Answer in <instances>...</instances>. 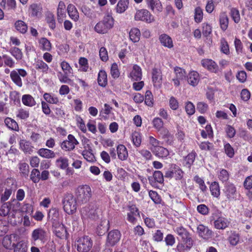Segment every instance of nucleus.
<instances>
[{
	"label": "nucleus",
	"mask_w": 252,
	"mask_h": 252,
	"mask_svg": "<svg viewBox=\"0 0 252 252\" xmlns=\"http://www.w3.org/2000/svg\"><path fill=\"white\" fill-rule=\"evenodd\" d=\"M77 249L80 252H88L92 248L93 241L89 236L80 237L76 242Z\"/></svg>",
	"instance_id": "7"
},
{
	"label": "nucleus",
	"mask_w": 252,
	"mask_h": 252,
	"mask_svg": "<svg viewBox=\"0 0 252 252\" xmlns=\"http://www.w3.org/2000/svg\"><path fill=\"white\" fill-rule=\"evenodd\" d=\"M153 153L155 156L159 158H166L169 154L168 150L161 146L154 151Z\"/></svg>",
	"instance_id": "38"
},
{
	"label": "nucleus",
	"mask_w": 252,
	"mask_h": 252,
	"mask_svg": "<svg viewBox=\"0 0 252 252\" xmlns=\"http://www.w3.org/2000/svg\"><path fill=\"white\" fill-rule=\"evenodd\" d=\"M114 24V19L112 15L107 13L104 15L102 20L96 24L94 27L95 32L99 34H105L113 28Z\"/></svg>",
	"instance_id": "2"
},
{
	"label": "nucleus",
	"mask_w": 252,
	"mask_h": 252,
	"mask_svg": "<svg viewBox=\"0 0 252 252\" xmlns=\"http://www.w3.org/2000/svg\"><path fill=\"white\" fill-rule=\"evenodd\" d=\"M203 18V9L199 6L195 7L194 11V21L197 23H199L202 22Z\"/></svg>",
	"instance_id": "41"
},
{
	"label": "nucleus",
	"mask_w": 252,
	"mask_h": 252,
	"mask_svg": "<svg viewBox=\"0 0 252 252\" xmlns=\"http://www.w3.org/2000/svg\"><path fill=\"white\" fill-rule=\"evenodd\" d=\"M141 36L140 30L137 28H132L129 32V37L130 40L136 43L139 41Z\"/></svg>",
	"instance_id": "29"
},
{
	"label": "nucleus",
	"mask_w": 252,
	"mask_h": 252,
	"mask_svg": "<svg viewBox=\"0 0 252 252\" xmlns=\"http://www.w3.org/2000/svg\"><path fill=\"white\" fill-rule=\"evenodd\" d=\"M56 164L58 167L64 169L68 166V159L65 157H61L56 160Z\"/></svg>",
	"instance_id": "44"
},
{
	"label": "nucleus",
	"mask_w": 252,
	"mask_h": 252,
	"mask_svg": "<svg viewBox=\"0 0 252 252\" xmlns=\"http://www.w3.org/2000/svg\"><path fill=\"white\" fill-rule=\"evenodd\" d=\"M149 142L150 144V149L152 152L156 150L159 146H160V142L154 138V137L150 136L149 137Z\"/></svg>",
	"instance_id": "52"
},
{
	"label": "nucleus",
	"mask_w": 252,
	"mask_h": 252,
	"mask_svg": "<svg viewBox=\"0 0 252 252\" xmlns=\"http://www.w3.org/2000/svg\"><path fill=\"white\" fill-rule=\"evenodd\" d=\"M45 100L50 104H56L59 102L58 97L54 94L51 93H45L43 94Z\"/></svg>",
	"instance_id": "37"
},
{
	"label": "nucleus",
	"mask_w": 252,
	"mask_h": 252,
	"mask_svg": "<svg viewBox=\"0 0 252 252\" xmlns=\"http://www.w3.org/2000/svg\"><path fill=\"white\" fill-rule=\"evenodd\" d=\"M153 127L158 131H159L163 128V122L161 119L156 117L152 121Z\"/></svg>",
	"instance_id": "49"
},
{
	"label": "nucleus",
	"mask_w": 252,
	"mask_h": 252,
	"mask_svg": "<svg viewBox=\"0 0 252 252\" xmlns=\"http://www.w3.org/2000/svg\"><path fill=\"white\" fill-rule=\"evenodd\" d=\"M224 193L227 198L234 199L236 197V188L232 184H228L225 187Z\"/></svg>",
	"instance_id": "19"
},
{
	"label": "nucleus",
	"mask_w": 252,
	"mask_h": 252,
	"mask_svg": "<svg viewBox=\"0 0 252 252\" xmlns=\"http://www.w3.org/2000/svg\"><path fill=\"white\" fill-rule=\"evenodd\" d=\"M9 52L17 61L21 60L23 58V53L21 50L17 47L11 48Z\"/></svg>",
	"instance_id": "50"
},
{
	"label": "nucleus",
	"mask_w": 252,
	"mask_h": 252,
	"mask_svg": "<svg viewBox=\"0 0 252 252\" xmlns=\"http://www.w3.org/2000/svg\"><path fill=\"white\" fill-rule=\"evenodd\" d=\"M75 119L77 126L82 132L86 133L87 132L86 126L82 118L80 116L77 115Z\"/></svg>",
	"instance_id": "54"
},
{
	"label": "nucleus",
	"mask_w": 252,
	"mask_h": 252,
	"mask_svg": "<svg viewBox=\"0 0 252 252\" xmlns=\"http://www.w3.org/2000/svg\"><path fill=\"white\" fill-rule=\"evenodd\" d=\"M98 85L102 87H105L107 84V76L106 72L104 70L99 71L97 77Z\"/></svg>",
	"instance_id": "31"
},
{
	"label": "nucleus",
	"mask_w": 252,
	"mask_h": 252,
	"mask_svg": "<svg viewBox=\"0 0 252 252\" xmlns=\"http://www.w3.org/2000/svg\"><path fill=\"white\" fill-rule=\"evenodd\" d=\"M219 22L220 29L225 31L228 25L229 20L225 12H221L219 15Z\"/></svg>",
	"instance_id": "28"
},
{
	"label": "nucleus",
	"mask_w": 252,
	"mask_h": 252,
	"mask_svg": "<svg viewBox=\"0 0 252 252\" xmlns=\"http://www.w3.org/2000/svg\"><path fill=\"white\" fill-rule=\"evenodd\" d=\"M76 199L72 194L67 193L64 196L63 204V210L68 215H73L77 210Z\"/></svg>",
	"instance_id": "4"
},
{
	"label": "nucleus",
	"mask_w": 252,
	"mask_h": 252,
	"mask_svg": "<svg viewBox=\"0 0 252 252\" xmlns=\"http://www.w3.org/2000/svg\"><path fill=\"white\" fill-rule=\"evenodd\" d=\"M82 155L88 162H93L95 161V158L92 153V149H91V150H84L82 152Z\"/></svg>",
	"instance_id": "42"
},
{
	"label": "nucleus",
	"mask_w": 252,
	"mask_h": 252,
	"mask_svg": "<svg viewBox=\"0 0 252 252\" xmlns=\"http://www.w3.org/2000/svg\"><path fill=\"white\" fill-rule=\"evenodd\" d=\"M59 217V212L56 208H51L48 212V218L54 221L58 220Z\"/></svg>",
	"instance_id": "47"
},
{
	"label": "nucleus",
	"mask_w": 252,
	"mask_h": 252,
	"mask_svg": "<svg viewBox=\"0 0 252 252\" xmlns=\"http://www.w3.org/2000/svg\"><path fill=\"white\" fill-rule=\"evenodd\" d=\"M35 68L44 73H47L49 70L48 65L41 60H37L34 64Z\"/></svg>",
	"instance_id": "33"
},
{
	"label": "nucleus",
	"mask_w": 252,
	"mask_h": 252,
	"mask_svg": "<svg viewBox=\"0 0 252 252\" xmlns=\"http://www.w3.org/2000/svg\"><path fill=\"white\" fill-rule=\"evenodd\" d=\"M41 7L39 4L33 3L30 7V10L32 16H37L41 10Z\"/></svg>",
	"instance_id": "56"
},
{
	"label": "nucleus",
	"mask_w": 252,
	"mask_h": 252,
	"mask_svg": "<svg viewBox=\"0 0 252 252\" xmlns=\"http://www.w3.org/2000/svg\"><path fill=\"white\" fill-rule=\"evenodd\" d=\"M27 75V71L24 69H16L10 72V76L12 81L18 87L22 86L23 83L20 76L25 77Z\"/></svg>",
	"instance_id": "9"
},
{
	"label": "nucleus",
	"mask_w": 252,
	"mask_h": 252,
	"mask_svg": "<svg viewBox=\"0 0 252 252\" xmlns=\"http://www.w3.org/2000/svg\"><path fill=\"white\" fill-rule=\"evenodd\" d=\"M195 157L196 153L194 152H192L188 154L185 159L186 165H187L189 167H190L191 165L193 163Z\"/></svg>",
	"instance_id": "62"
},
{
	"label": "nucleus",
	"mask_w": 252,
	"mask_h": 252,
	"mask_svg": "<svg viewBox=\"0 0 252 252\" xmlns=\"http://www.w3.org/2000/svg\"><path fill=\"white\" fill-rule=\"evenodd\" d=\"M67 11L70 18L74 22L79 20V15L76 7L72 4H69L67 7Z\"/></svg>",
	"instance_id": "21"
},
{
	"label": "nucleus",
	"mask_w": 252,
	"mask_h": 252,
	"mask_svg": "<svg viewBox=\"0 0 252 252\" xmlns=\"http://www.w3.org/2000/svg\"><path fill=\"white\" fill-rule=\"evenodd\" d=\"M197 232L199 237L205 240H208L212 237V231L203 224L198 225Z\"/></svg>",
	"instance_id": "13"
},
{
	"label": "nucleus",
	"mask_w": 252,
	"mask_h": 252,
	"mask_svg": "<svg viewBox=\"0 0 252 252\" xmlns=\"http://www.w3.org/2000/svg\"><path fill=\"white\" fill-rule=\"evenodd\" d=\"M20 148L25 153L32 154L33 151V146L31 143L26 140H21L19 142Z\"/></svg>",
	"instance_id": "24"
},
{
	"label": "nucleus",
	"mask_w": 252,
	"mask_h": 252,
	"mask_svg": "<svg viewBox=\"0 0 252 252\" xmlns=\"http://www.w3.org/2000/svg\"><path fill=\"white\" fill-rule=\"evenodd\" d=\"M201 65L206 69L213 73H217L219 67L217 63L210 59H203L201 61Z\"/></svg>",
	"instance_id": "11"
},
{
	"label": "nucleus",
	"mask_w": 252,
	"mask_h": 252,
	"mask_svg": "<svg viewBox=\"0 0 252 252\" xmlns=\"http://www.w3.org/2000/svg\"><path fill=\"white\" fill-rule=\"evenodd\" d=\"M54 234L60 239H66L67 237V232L65 226L63 224H55L53 225Z\"/></svg>",
	"instance_id": "14"
},
{
	"label": "nucleus",
	"mask_w": 252,
	"mask_h": 252,
	"mask_svg": "<svg viewBox=\"0 0 252 252\" xmlns=\"http://www.w3.org/2000/svg\"><path fill=\"white\" fill-rule=\"evenodd\" d=\"M145 103L149 106H152L154 103L153 96L151 91H147L145 93Z\"/></svg>",
	"instance_id": "57"
},
{
	"label": "nucleus",
	"mask_w": 252,
	"mask_h": 252,
	"mask_svg": "<svg viewBox=\"0 0 252 252\" xmlns=\"http://www.w3.org/2000/svg\"><path fill=\"white\" fill-rule=\"evenodd\" d=\"M70 75V74L61 73L60 75H58V78L62 83H66L69 85H72L73 81L68 78V76Z\"/></svg>",
	"instance_id": "58"
},
{
	"label": "nucleus",
	"mask_w": 252,
	"mask_h": 252,
	"mask_svg": "<svg viewBox=\"0 0 252 252\" xmlns=\"http://www.w3.org/2000/svg\"><path fill=\"white\" fill-rule=\"evenodd\" d=\"M212 28L211 26L208 23H203L202 24V33L205 36H208L211 34Z\"/></svg>",
	"instance_id": "64"
},
{
	"label": "nucleus",
	"mask_w": 252,
	"mask_h": 252,
	"mask_svg": "<svg viewBox=\"0 0 252 252\" xmlns=\"http://www.w3.org/2000/svg\"><path fill=\"white\" fill-rule=\"evenodd\" d=\"M4 123L7 127L9 129L16 131L18 130L19 127L18 124L13 119L7 117L4 120Z\"/></svg>",
	"instance_id": "45"
},
{
	"label": "nucleus",
	"mask_w": 252,
	"mask_h": 252,
	"mask_svg": "<svg viewBox=\"0 0 252 252\" xmlns=\"http://www.w3.org/2000/svg\"><path fill=\"white\" fill-rule=\"evenodd\" d=\"M139 215L138 209L134 205H132L128 207V212L127 215V220L131 223H134L136 221V217Z\"/></svg>",
	"instance_id": "20"
},
{
	"label": "nucleus",
	"mask_w": 252,
	"mask_h": 252,
	"mask_svg": "<svg viewBox=\"0 0 252 252\" xmlns=\"http://www.w3.org/2000/svg\"><path fill=\"white\" fill-rule=\"evenodd\" d=\"M150 184L154 187L157 186V183L162 184L164 182L163 175L160 171L154 172L153 177L148 178Z\"/></svg>",
	"instance_id": "16"
},
{
	"label": "nucleus",
	"mask_w": 252,
	"mask_h": 252,
	"mask_svg": "<svg viewBox=\"0 0 252 252\" xmlns=\"http://www.w3.org/2000/svg\"><path fill=\"white\" fill-rule=\"evenodd\" d=\"M220 49L221 51L225 54L229 53V48L227 42L224 38H221L220 40Z\"/></svg>",
	"instance_id": "60"
},
{
	"label": "nucleus",
	"mask_w": 252,
	"mask_h": 252,
	"mask_svg": "<svg viewBox=\"0 0 252 252\" xmlns=\"http://www.w3.org/2000/svg\"><path fill=\"white\" fill-rule=\"evenodd\" d=\"M38 155L45 158H53L56 155L54 151L46 148H41L37 151Z\"/></svg>",
	"instance_id": "27"
},
{
	"label": "nucleus",
	"mask_w": 252,
	"mask_h": 252,
	"mask_svg": "<svg viewBox=\"0 0 252 252\" xmlns=\"http://www.w3.org/2000/svg\"><path fill=\"white\" fill-rule=\"evenodd\" d=\"M117 153L118 158L121 160H126L128 158L127 150L126 146L123 144H119L117 146Z\"/></svg>",
	"instance_id": "23"
},
{
	"label": "nucleus",
	"mask_w": 252,
	"mask_h": 252,
	"mask_svg": "<svg viewBox=\"0 0 252 252\" xmlns=\"http://www.w3.org/2000/svg\"><path fill=\"white\" fill-rule=\"evenodd\" d=\"M131 139L133 145L136 147L140 146L142 141V135L138 131H134L131 135Z\"/></svg>",
	"instance_id": "35"
},
{
	"label": "nucleus",
	"mask_w": 252,
	"mask_h": 252,
	"mask_svg": "<svg viewBox=\"0 0 252 252\" xmlns=\"http://www.w3.org/2000/svg\"><path fill=\"white\" fill-rule=\"evenodd\" d=\"M92 196L91 187L87 185L79 186L75 191V198L80 204L86 203L90 201Z\"/></svg>",
	"instance_id": "3"
},
{
	"label": "nucleus",
	"mask_w": 252,
	"mask_h": 252,
	"mask_svg": "<svg viewBox=\"0 0 252 252\" xmlns=\"http://www.w3.org/2000/svg\"><path fill=\"white\" fill-rule=\"evenodd\" d=\"M47 240V232L42 227L34 229L31 233L32 241H39L43 244Z\"/></svg>",
	"instance_id": "8"
},
{
	"label": "nucleus",
	"mask_w": 252,
	"mask_h": 252,
	"mask_svg": "<svg viewBox=\"0 0 252 252\" xmlns=\"http://www.w3.org/2000/svg\"><path fill=\"white\" fill-rule=\"evenodd\" d=\"M174 71L176 78L180 80H183L185 78L186 72L184 69L179 67H175L174 68Z\"/></svg>",
	"instance_id": "55"
},
{
	"label": "nucleus",
	"mask_w": 252,
	"mask_h": 252,
	"mask_svg": "<svg viewBox=\"0 0 252 252\" xmlns=\"http://www.w3.org/2000/svg\"><path fill=\"white\" fill-rule=\"evenodd\" d=\"M15 29L22 33H25L28 30V26L26 24L21 20H18L15 23Z\"/></svg>",
	"instance_id": "46"
},
{
	"label": "nucleus",
	"mask_w": 252,
	"mask_h": 252,
	"mask_svg": "<svg viewBox=\"0 0 252 252\" xmlns=\"http://www.w3.org/2000/svg\"><path fill=\"white\" fill-rule=\"evenodd\" d=\"M188 82L189 85L193 87L196 86L200 80L199 73L195 71H191L188 76Z\"/></svg>",
	"instance_id": "22"
},
{
	"label": "nucleus",
	"mask_w": 252,
	"mask_h": 252,
	"mask_svg": "<svg viewBox=\"0 0 252 252\" xmlns=\"http://www.w3.org/2000/svg\"><path fill=\"white\" fill-rule=\"evenodd\" d=\"M175 231L180 237V242L176 247L178 252H187L189 251L193 245L191 234L182 226L177 227Z\"/></svg>",
	"instance_id": "1"
},
{
	"label": "nucleus",
	"mask_w": 252,
	"mask_h": 252,
	"mask_svg": "<svg viewBox=\"0 0 252 252\" xmlns=\"http://www.w3.org/2000/svg\"><path fill=\"white\" fill-rule=\"evenodd\" d=\"M148 7L155 13H160L163 10L161 2L159 0H156L155 2H154Z\"/></svg>",
	"instance_id": "43"
},
{
	"label": "nucleus",
	"mask_w": 252,
	"mask_h": 252,
	"mask_svg": "<svg viewBox=\"0 0 252 252\" xmlns=\"http://www.w3.org/2000/svg\"><path fill=\"white\" fill-rule=\"evenodd\" d=\"M210 190L211 194L218 198L220 195V188L219 184L217 182H212L210 186Z\"/></svg>",
	"instance_id": "39"
},
{
	"label": "nucleus",
	"mask_w": 252,
	"mask_h": 252,
	"mask_svg": "<svg viewBox=\"0 0 252 252\" xmlns=\"http://www.w3.org/2000/svg\"><path fill=\"white\" fill-rule=\"evenodd\" d=\"M194 181L199 185L200 189L202 191H205L207 190V188L202 178L196 175L194 177Z\"/></svg>",
	"instance_id": "63"
},
{
	"label": "nucleus",
	"mask_w": 252,
	"mask_h": 252,
	"mask_svg": "<svg viewBox=\"0 0 252 252\" xmlns=\"http://www.w3.org/2000/svg\"><path fill=\"white\" fill-rule=\"evenodd\" d=\"M121 234L118 230H113L110 231L107 235V244L109 246H113L118 243L120 240Z\"/></svg>",
	"instance_id": "12"
},
{
	"label": "nucleus",
	"mask_w": 252,
	"mask_h": 252,
	"mask_svg": "<svg viewBox=\"0 0 252 252\" xmlns=\"http://www.w3.org/2000/svg\"><path fill=\"white\" fill-rule=\"evenodd\" d=\"M183 171L178 166H174L173 167V178L177 180H181L183 176Z\"/></svg>",
	"instance_id": "61"
},
{
	"label": "nucleus",
	"mask_w": 252,
	"mask_h": 252,
	"mask_svg": "<svg viewBox=\"0 0 252 252\" xmlns=\"http://www.w3.org/2000/svg\"><path fill=\"white\" fill-rule=\"evenodd\" d=\"M159 40L160 43L164 47L171 48L173 47L172 38L166 34H162L159 36Z\"/></svg>",
	"instance_id": "25"
},
{
	"label": "nucleus",
	"mask_w": 252,
	"mask_h": 252,
	"mask_svg": "<svg viewBox=\"0 0 252 252\" xmlns=\"http://www.w3.org/2000/svg\"><path fill=\"white\" fill-rule=\"evenodd\" d=\"M16 235L11 234L5 236L2 240V244L6 249H11L14 245V241L16 239Z\"/></svg>",
	"instance_id": "26"
},
{
	"label": "nucleus",
	"mask_w": 252,
	"mask_h": 252,
	"mask_svg": "<svg viewBox=\"0 0 252 252\" xmlns=\"http://www.w3.org/2000/svg\"><path fill=\"white\" fill-rule=\"evenodd\" d=\"M63 73L65 74H71L73 73V69L70 64L66 61H63L60 64Z\"/></svg>",
	"instance_id": "53"
},
{
	"label": "nucleus",
	"mask_w": 252,
	"mask_h": 252,
	"mask_svg": "<svg viewBox=\"0 0 252 252\" xmlns=\"http://www.w3.org/2000/svg\"><path fill=\"white\" fill-rule=\"evenodd\" d=\"M27 244L24 241H20L15 246L14 252H27Z\"/></svg>",
	"instance_id": "48"
},
{
	"label": "nucleus",
	"mask_w": 252,
	"mask_h": 252,
	"mask_svg": "<svg viewBox=\"0 0 252 252\" xmlns=\"http://www.w3.org/2000/svg\"><path fill=\"white\" fill-rule=\"evenodd\" d=\"M128 0H120L117 5L116 12L118 13H124L128 8Z\"/></svg>",
	"instance_id": "34"
},
{
	"label": "nucleus",
	"mask_w": 252,
	"mask_h": 252,
	"mask_svg": "<svg viewBox=\"0 0 252 252\" xmlns=\"http://www.w3.org/2000/svg\"><path fill=\"white\" fill-rule=\"evenodd\" d=\"M134 20L150 24L155 21V17L148 10L142 9L136 11L134 15Z\"/></svg>",
	"instance_id": "6"
},
{
	"label": "nucleus",
	"mask_w": 252,
	"mask_h": 252,
	"mask_svg": "<svg viewBox=\"0 0 252 252\" xmlns=\"http://www.w3.org/2000/svg\"><path fill=\"white\" fill-rule=\"evenodd\" d=\"M57 16L58 20H63L66 17L65 5L63 1L59 2L57 8Z\"/></svg>",
	"instance_id": "32"
},
{
	"label": "nucleus",
	"mask_w": 252,
	"mask_h": 252,
	"mask_svg": "<svg viewBox=\"0 0 252 252\" xmlns=\"http://www.w3.org/2000/svg\"><path fill=\"white\" fill-rule=\"evenodd\" d=\"M217 176L219 179L222 182H227L229 178L228 172L224 169H219L217 171Z\"/></svg>",
	"instance_id": "40"
},
{
	"label": "nucleus",
	"mask_w": 252,
	"mask_h": 252,
	"mask_svg": "<svg viewBox=\"0 0 252 252\" xmlns=\"http://www.w3.org/2000/svg\"><path fill=\"white\" fill-rule=\"evenodd\" d=\"M78 144L79 142L75 137L72 134H69L67 136V140L64 141L61 144V148L66 151H71Z\"/></svg>",
	"instance_id": "10"
},
{
	"label": "nucleus",
	"mask_w": 252,
	"mask_h": 252,
	"mask_svg": "<svg viewBox=\"0 0 252 252\" xmlns=\"http://www.w3.org/2000/svg\"><path fill=\"white\" fill-rule=\"evenodd\" d=\"M152 82L155 87H159L162 84V74L160 69L153 68L152 71Z\"/></svg>",
	"instance_id": "15"
},
{
	"label": "nucleus",
	"mask_w": 252,
	"mask_h": 252,
	"mask_svg": "<svg viewBox=\"0 0 252 252\" xmlns=\"http://www.w3.org/2000/svg\"><path fill=\"white\" fill-rule=\"evenodd\" d=\"M39 47L43 51H50L52 49V44L46 38L43 37L39 39Z\"/></svg>",
	"instance_id": "30"
},
{
	"label": "nucleus",
	"mask_w": 252,
	"mask_h": 252,
	"mask_svg": "<svg viewBox=\"0 0 252 252\" xmlns=\"http://www.w3.org/2000/svg\"><path fill=\"white\" fill-rule=\"evenodd\" d=\"M230 223L228 220L223 217H220L214 222L215 227L217 229H224Z\"/></svg>",
	"instance_id": "18"
},
{
	"label": "nucleus",
	"mask_w": 252,
	"mask_h": 252,
	"mask_svg": "<svg viewBox=\"0 0 252 252\" xmlns=\"http://www.w3.org/2000/svg\"><path fill=\"white\" fill-rule=\"evenodd\" d=\"M142 73L141 67L137 64H134L130 72L128 77L133 80L138 81L142 78Z\"/></svg>",
	"instance_id": "17"
},
{
	"label": "nucleus",
	"mask_w": 252,
	"mask_h": 252,
	"mask_svg": "<svg viewBox=\"0 0 252 252\" xmlns=\"http://www.w3.org/2000/svg\"><path fill=\"white\" fill-rule=\"evenodd\" d=\"M80 213L83 220L94 219L97 215L96 206L93 203H90L82 207Z\"/></svg>",
	"instance_id": "5"
},
{
	"label": "nucleus",
	"mask_w": 252,
	"mask_h": 252,
	"mask_svg": "<svg viewBox=\"0 0 252 252\" xmlns=\"http://www.w3.org/2000/svg\"><path fill=\"white\" fill-rule=\"evenodd\" d=\"M16 117L21 120H27L30 116L29 111L23 108L19 109L16 112Z\"/></svg>",
	"instance_id": "51"
},
{
	"label": "nucleus",
	"mask_w": 252,
	"mask_h": 252,
	"mask_svg": "<svg viewBox=\"0 0 252 252\" xmlns=\"http://www.w3.org/2000/svg\"><path fill=\"white\" fill-rule=\"evenodd\" d=\"M22 101L24 105L32 107L35 105L36 102L34 98L30 94H24L22 96Z\"/></svg>",
	"instance_id": "36"
},
{
	"label": "nucleus",
	"mask_w": 252,
	"mask_h": 252,
	"mask_svg": "<svg viewBox=\"0 0 252 252\" xmlns=\"http://www.w3.org/2000/svg\"><path fill=\"white\" fill-rule=\"evenodd\" d=\"M2 58L4 60V64L10 68H13L15 66V62L10 57L7 55H3Z\"/></svg>",
	"instance_id": "59"
}]
</instances>
